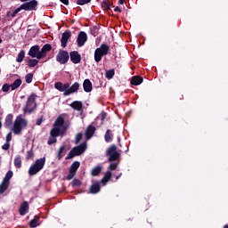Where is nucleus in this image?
<instances>
[{"label":"nucleus","instance_id":"obj_1","mask_svg":"<svg viewBox=\"0 0 228 228\" xmlns=\"http://www.w3.org/2000/svg\"><path fill=\"white\" fill-rule=\"evenodd\" d=\"M79 82H75L72 86L69 83H61V82H56L54 84V88L58 90L59 92H63L64 97H67L69 95H72V94H77L79 90Z\"/></svg>","mask_w":228,"mask_h":228},{"label":"nucleus","instance_id":"obj_2","mask_svg":"<svg viewBox=\"0 0 228 228\" xmlns=\"http://www.w3.org/2000/svg\"><path fill=\"white\" fill-rule=\"evenodd\" d=\"M26 127H28V119L22 118V115H19L14 120L12 131L15 134H20L22 129H26Z\"/></svg>","mask_w":228,"mask_h":228},{"label":"nucleus","instance_id":"obj_3","mask_svg":"<svg viewBox=\"0 0 228 228\" xmlns=\"http://www.w3.org/2000/svg\"><path fill=\"white\" fill-rule=\"evenodd\" d=\"M45 166V157L37 159L35 163L29 167L28 175H37V174H38V172H40V170H42Z\"/></svg>","mask_w":228,"mask_h":228},{"label":"nucleus","instance_id":"obj_4","mask_svg":"<svg viewBox=\"0 0 228 228\" xmlns=\"http://www.w3.org/2000/svg\"><path fill=\"white\" fill-rule=\"evenodd\" d=\"M110 53V46L106 44H102L99 48L94 51V61L99 63L102 60V56L108 55Z\"/></svg>","mask_w":228,"mask_h":228},{"label":"nucleus","instance_id":"obj_5","mask_svg":"<svg viewBox=\"0 0 228 228\" xmlns=\"http://www.w3.org/2000/svg\"><path fill=\"white\" fill-rule=\"evenodd\" d=\"M37 94H31L26 102V106L24 107L25 113H33L37 110Z\"/></svg>","mask_w":228,"mask_h":228},{"label":"nucleus","instance_id":"obj_6","mask_svg":"<svg viewBox=\"0 0 228 228\" xmlns=\"http://www.w3.org/2000/svg\"><path fill=\"white\" fill-rule=\"evenodd\" d=\"M86 151V142H83L80 145L75 146L68 153L66 159H72L75 156H81Z\"/></svg>","mask_w":228,"mask_h":228},{"label":"nucleus","instance_id":"obj_7","mask_svg":"<svg viewBox=\"0 0 228 228\" xmlns=\"http://www.w3.org/2000/svg\"><path fill=\"white\" fill-rule=\"evenodd\" d=\"M106 156H108V161H117L120 158V153L117 151V146L115 144L110 145L106 151Z\"/></svg>","mask_w":228,"mask_h":228},{"label":"nucleus","instance_id":"obj_8","mask_svg":"<svg viewBox=\"0 0 228 228\" xmlns=\"http://www.w3.org/2000/svg\"><path fill=\"white\" fill-rule=\"evenodd\" d=\"M70 56L69 55V52L65 50H60L58 54L56 55V61L61 63V65H65L69 60Z\"/></svg>","mask_w":228,"mask_h":228},{"label":"nucleus","instance_id":"obj_9","mask_svg":"<svg viewBox=\"0 0 228 228\" xmlns=\"http://www.w3.org/2000/svg\"><path fill=\"white\" fill-rule=\"evenodd\" d=\"M37 6H38V1L37 0H30L20 5L21 10H25V12H34L37 10Z\"/></svg>","mask_w":228,"mask_h":228},{"label":"nucleus","instance_id":"obj_10","mask_svg":"<svg viewBox=\"0 0 228 228\" xmlns=\"http://www.w3.org/2000/svg\"><path fill=\"white\" fill-rule=\"evenodd\" d=\"M80 166H81V164L79 163V161H75L71 164V166L69 167V172L68 175L66 176L67 181H70V180L74 179V176L76 175L77 169L79 168Z\"/></svg>","mask_w":228,"mask_h":228},{"label":"nucleus","instance_id":"obj_11","mask_svg":"<svg viewBox=\"0 0 228 228\" xmlns=\"http://www.w3.org/2000/svg\"><path fill=\"white\" fill-rule=\"evenodd\" d=\"M28 54L31 58H37V60H42L41 57H38L40 56V46L38 45H36L30 47Z\"/></svg>","mask_w":228,"mask_h":228},{"label":"nucleus","instance_id":"obj_12","mask_svg":"<svg viewBox=\"0 0 228 228\" xmlns=\"http://www.w3.org/2000/svg\"><path fill=\"white\" fill-rule=\"evenodd\" d=\"M86 40H88V36L86 35V33L85 31H80L77 39V46L83 47L86 43Z\"/></svg>","mask_w":228,"mask_h":228},{"label":"nucleus","instance_id":"obj_13","mask_svg":"<svg viewBox=\"0 0 228 228\" xmlns=\"http://www.w3.org/2000/svg\"><path fill=\"white\" fill-rule=\"evenodd\" d=\"M69 58L70 61L74 63L75 65H77V63H81V54L77 51H73L69 53Z\"/></svg>","mask_w":228,"mask_h":228},{"label":"nucleus","instance_id":"obj_14","mask_svg":"<svg viewBox=\"0 0 228 228\" xmlns=\"http://www.w3.org/2000/svg\"><path fill=\"white\" fill-rule=\"evenodd\" d=\"M53 49V46L50 44H45L40 51L38 58H41V60H44L45 56H47V53H49Z\"/></svg>","mask_w":228,"mask_h":228},{"label":"nucleus","instance_id":"obj_15","mask_svg":"<svg viewBox=\"0 0 228 228\" xmlns=\"http://www.w3.org/2000/svg\"><path fill=\"white\" fill-rule=\"evenodd\" d=\"M71 37H72V34L69 30H66L64 33H62L61 39V47L63 48L67 47L69 38H70Z\"/></svg>","mask_w":228,"mask_h":228},{"label":"nucleus","instance_id":"obj_16","mask_svg":"<svg viewBox=\"0 0 228 228\" xmlns=\"http://www.w3.org/2000/svg\"><path fill=\"white\" fill-rule=\"evenodd\" d=\"M95 126H94L93 125H89L85 132L86 140H90V138H92V136H94V134H95Z\"/></svg>","mask_w":228,"mask_h":228},{"label":"nucleus","instance_id":"obj_17","mask_svg":"<svg viewBox=\"0 0 228 228\" xmlns=\"http://www.w3.org/2000/svg\"><path fill=\"white\" fill-rule=\"evenodd\" d=\"M29 210V204H28V201H24L20 207V215L21 216H24V215H26V213H28V211Z\"/></svg>","mask_w":228,"mask_h":228},{"label":"nucleus","instance_id":"obj_18","mask_svg":"<svg viewBox=\"0 0 228 228\" xmlns=\"http://www.w3.org/2000/svg\"><path fill=\"white\" fill-rule=\"evenodd\" d=\"M83 88H84V91L86 92L87 94H90V92H92L93 86H92V82L90 81V79L84 80Z\"/></svg>","mask_w":228,"mask_h":228},{"label":"nucleus","instance_id":"obj_19","mask_svg":"<svg viewBox=\"0 0 228 228\" xmlns=\"http://www.w3.org/2000/svg\"><path fill=\"white\" fill-rule=\"evenodd\" d=\"M70 108L73 110H76L77 111H82L83 110V102L79 101H75L69 104Z\"/></svg>","mask_w":228,"mask_h":228},{"label":"nucleus","instance_id":"obj_20","mask_svg":"<svg viewBox=\"0 0 228 228\" xmlns=\"http://www.w3.org/2000/svg\"><path fill=\"white\" fill-rule=\"evenodd\" d=\"M131 85H134V86H138V85H142L143 83V77L140 76H134L131 78Z\"/></svg>","mask_w":228,"mask_h":228},{"label":"nucleus","instance_id":"obj_21","mask_svg":"<svg viewBox=\"0 0 228 228\" xmlns=\"http://www.w3.org/2000/svg\"><path fill=\"white\" fill-rule=\"evenodd\" d=\"M101 191L100 183H94L90 187V193L95 194Z\"/></svg>","mask_w":228,"mask_h":228},{"label":"nucleus","instance_id":"obj_22","mask_svg":"<svg viewBox=\"0 0 228 228\" xmlns=\"http://www.w3.org/2000/svg\"><path fill=\"white\" fill-rule=\"evenodd\" d=\"M63 124H65V118L61 116L58 117L54 122V127L60 129V127H63Z\"/></svg>","mask_w":228,"mask_h":228},{"label":"nucleus","instance_id":"obj_23","mask_svg":"<svg viewBox=\"0 0 228 228\" xmlns=\"http://www.w3.org/2000/svg\"><path fill=\"white\" fill-rule=\"evenodd\" d=\"M13 124V115L8 114L5 118L4 126L5 127H12V125Z\"/></svg>","mask_w":228,"mask_h":228},{"label":"nucleus","instance_id":"obj_24","mask_svg":"<svg viewBox=\"0 0 228 228\" xmlns=\"http://www.w3.org/2000/svg\"><path fill=\"white\" fill-rule=\"evenodd\" d=\"M38 225H40V217L36 216L32 220H30L29 227L35 228L38 227Z\"/></svg>","mask_w":228,"mask_h":228},{"label":"nucleus","instance_id":"obj_25","mask_svg":"<svg viewBox=\"0 0 228 228\" xmlns=\"http://www.w3.org/2000/svg\"><path fill=\"white\" fill-rule=\"evenodd\" d=\"M8 188H10V183L8 182L2 181L0 183V195H3Z\"/></svg>","mask_w":228,"mask_h":228},{"label":"nucleus","instance_id":"obj_26","mask_svg":"<svg viewBox=\"0 0 228 228\" xmlns=\"http://www.w3.org/2000/svg\"><path fill=\"white\" fill-rule=\"evenodd\" d=\"M111 179V171H107L103 176V179L101 180L102 184L106 186V183Z\"/></svg>","mask_w":228,"mask_h":228},{"label":"nucleus","instance_id":"obj_27","mask_svg":"<svg viewBox=\"0 0 228 228\" xmlns=\"http://www.w3.org/2000/svg\"><path fill=\"white\" fill-rule=\"evenodd\" d=\"M104 138L107 143H110V142H113V134L111 133V130L108 129L106 131Z\"/></svg>","mask_w":228,"mask_h":228},{"label":"nucleus","instance_id":"obj_28","mask_svg":"<svg viewBox=\"0 0 228 228\" xmlns=\"http://www.w3.org/2000/svg\"><path fill=\"white\" fill-rule=\"evenodd\" d=\"M26 56V52L24 50H21L19 53L18 56L16 58V61L17 63H22V61H24V58Z\"/></svg>","mask_w":228,"mask_h":228},{"label":"nucleus","instance_id":"obj_29","mask_svg":"<svg viewBox=\"0 0 228 228\" xmlns=\"http://www.w3.org/2000/svg\"><path fill=\"white\" fill-rule=\"evenodd\" d=\"M14 167L16 168H21L22 167V159L20 158V155H18L14 159Z\"/></svg>","mask_w":228,"mask_h":228},{"label":"nucleus","instance_id":"obj_30","mask_svg":"<svg viewBox=\"0 0 228 228\" xmlns=\"http://www.w3.org/2000/svg\"><path fill=\"white\" fill-rule=\"evenodd\" d=\"M22 85V80L20 78L16 79L12 85H11V90H17L19 86Z\"/></svg>","mask_w":228,"mask_h":228},{"label":"nucleus","instance_id":"obj_31","mask_svg":"<svg viewBox=\"0 0 228 228\" xmlns=\"http://www.w3.org/2000/svg\"><path fill=\"white\" fill-rule=\"evenodd\" d=\"M102 172V167L101 166H96L94 167L91 171V175L95 177V175H99Z\"/></svg>","mask_w":228,"mask_h":228},{"label":"nucleus","instance_id":"obj_32","mask_svg":"<svg viewBox=\"0 0 228 228\" xmlns=\"http://www.w3.org/2000/svg\"><path fill=\"white\" fill-rule=\"evenodd\" d=\"M12 177H13V171L9 170V171L6 173L5 176L4 177L3 181H4V183H10V179H12Z\"/></svg>","mask_w":228,"mask_h":228},{"label":"nucleus","instance_id":"obj_33","mask_svg":"<svg viewBox=\"0 0 228 228\" xmlns=\"http://www.w3.org/2000/svg\"><path fill=\"white\" fill-rule=\"evenodd\" d=\"M60 134V128L54 126L51 131H50V136H53L55 138H58V135Z\"/></svg>","mask_w":228,"mask_h":228},{"label":"nucleus","instance_id":"obj_34","mask_svg":"<svg viewBox=\"0 0 228 228\" xmlns=\"http://www.w3.org/2000/svg\"><path fill=\"white\" fill-rule=\"evenodd\" d=\"M113 76H115V69H109L105 72V77L107 79H113Z\"/></svg>","mask_w":228,"mask_h":228},{"label":"nucleus","instance_id":"obj_35","mask_svg":"<svg viewBox=\"0 0 228 228\" xmlns=\"http://www.w3.org/2000/svg\"><path fill=\"white\" fill-rule=\"evenodd\" d=\"M28 67H37L38 65V60L37 59H29L28 61Z\"/></svg>","mask_w":228,"mask_h":228},{"label":"nucleus","instance_id":"obj_36","mask_svg":"<svg viewBox=\"0 0 228 228\" xmlns=\"http://www.w3.org/2000/svg\"><path fill=\"white\" fill-rule=\"evenodd\" d=\"M65 151V145L61 146L59 151H58V154H57L58 159H61V158H63V156H64L63 151Z\"/></svg>","mask_w":228,"mask_h":228},{"label":"nucleus","instance_id":"obj_37","mask_svg":"<svg viewBox=\"0 0 228 228\" xmlns=\"http://www.w3.org/2000/svg\"><path fill=\"white\" fill-rule=\"evenodd\" d=\"M71 185L73 188L78 187L81 185V181L77 178L73 179Z\"/></svg>","mask_w":228,"mask_h":228},{"label":"nucleus","instance_id":"obj_38","mask_svg":"<svg viewBox=\"0 0 228 228\" xmlns=\"http://www.w3.org/2000/svg\"><path fill=\"white\" fill-rule=\"evenodd\" d=\"M26 83L29 84L33 82V73H28L25 77Z\"/></svg>","mask_w":228,"mask_h":228},{"label":"nucleus","instance_id":"obj_39","mask_svg":"<svg viewBox=\"0 0 228 228\" xmlns=\"http://www.w3.org/2000/svg\"><path fill=\"white\" fill-rule=\"evenodd\" d=\"M92 0H77V4L79 6H85V4H88V3H91Z\"/></svg>","mask_w":228,"mask_h":228},{"label":"nucleus","instance_id":"obj_40","mask_svg":"<svg viewBox=\"0 0 228 228\" xmlns=\"http://www.w3.org/2000/svg\"><path fill=\"white\" fill-rule=\"evenodd\" d=\"M56 142H58V139H56V137L50 135V137L48 138V145H53V143H56Z\"/></svg>","mask_w":228,"mask_h":228},{"label":"nucleus","instance_id":"obj_41","mask_svg":"<svg viewBox=\"0 0 228 228\" xmlns=\"http://www.w3.org/2000/svg\"><path fill=\"white\" fill-rule=\"evenodd\" d=\"M19 12H22L21 7H18L17 9H15L12 13H11V17L13 19L15 17H17V13H19Z\"/></svg>","mask_w":228,"mask_h":228},{"label":"nucleus","instance_id":"obj_42","mask_svg":"<svg viewBox=\"0 0 228 228\" xmlns=\"http://www.w3.org/2000/svg\"><path fill=\"white\" fill-rule=\"evenodd\" d=\"M117 167H118V163L117 162H112L110 163V167H109V171H113L117 169Z\"/></svg>","mask_w":228,"mask_h":228},{"label":"nucleus","instance_id":"obj_43","mask_svg":"<svg viewBox=\"0 0 228 228\" xmlns=\"http://www.w3.org/2000/svg\"><path fill=\"white\" fill-rule=\"evenodd\" d=\"M90 33H91V35H93V37H97V35H99V32L97 31L96 27L91 28Z\"/></svg>","mask_w":228,"mask_h":228},{"label":"nucleus","instance_id":"obj_44","mask_svg":"<svg viewBox=\"0 0 228 228\" xmlns=\"http://www.w3.org/2000/svg\"><path fill=\"white\" fill-rule=\"evenodd\" d=\"M83 138V134L78 133L76 135V140H75V143H79V142H81V139Z\"/></svg>","mask_w":228,"mask_h":228},{"label":"nucleus","instance_id":"obj_45","mask_svg":"<svg viewBox=\"0 0 228 228\" xmlns=\"http://www.w3.org/2000/svg\"><path fill=\"white\" fill-rule=\"evenodd\" d=\"M10 88H12V86L8 85V84H4L2 87V90L4 92H8V90H10Z\"/></svg>","mask_w":228,"mask_h":228},{"label":"nucleus","instance_id":"obj_46","mask_svg":"<svg viewBox=\"0 0 228 228\" xmlns=\"http://www.w3.org/2000/svg\"><path fill=\"white\" fill-rule=\"evenodd\" d=\"M33 156H34L33 151H28L27 152V158H26V159H32Z\"/></svg>","mask_w":228,"mask_h":228},{"label":"nucleus","instance_id":"obj_47","mask_svg":"<svg viewBox=\"0 0 228 228\" xmlns=\"http://www.w3.org/2000/svg\"><path fill=\"white\" fill-rule=\"evenodd\" d=\"M3 151H8V149H10V142H6V143H4L2 146Z\"/></svg>","mask_w":228,"mask_h":228},{"label":"nucleus","instance_id":"obj_48","mask_svg":"<svg viewBox=\"0 0 228 228\" xmlns=\"http://www.w3.org/2000/svg\"><path fill=\"white\" fill-rule=\"evenodd\" d=\"M102 6H103V8H105V10H110V3L103 2Z\"/></svg>","mask_w":228,"mask_h":228},{"label":"nucleus","instance_id":"obj_49","mask_svg":"<svg viewBox=\"0 0 228 228\" xmlns=\"http://www.w3.org/2000/svg\"><path fill=\"white\" fill-rule=\"evenodd\" d=\"M6 142H12V132L7 134V135H6Z\"/></svg>","mask_w":228,"mask_h":228},{"label":"nucleus","instance_id":"obj_50","mask_svg":"<svg viewBox=\"0 0 228 228\" xmlns=\"http://www.w3.org/2000/svg\"><path fill=\"white\" fill-rule=\"evenodd\" d=\"M62 4H65L66 6H69V0H60Z\"/></svg>","mask_w":228,"mask_h":228},{"label":"nucleus","instance_id":"obj_51","mask_svg":"<svg viewBox=\"0 0 228 228\" xmlns=\"http://www.w3.org/2000/svg\"><path fill=\"white\" fill-rule=\"evenodd\" d=\"M114 12H118L119 13H122V9H120V7L117 6L114 8Z\"/></svg>","mask_w":228,"mask_h":228},{"label":"nucleus","instance_id":"obj_52","mask_svg":"<svg viewBox=\"0 0 228 228\" xmlns=\"http://www.w3.org/2000/svg\"><path fill=\"white\" fill-rule=\"evenodd\" d=\"M37 126H42V118H38L36 122Z\"/></svg>","mask_w":228,"mask_h":228},{"label":"nucleus","instance_id":"obj_53","mask_svg":"<svg viewBox=\"0 0 228 228\" xmlns=\"http://www.w3.org/2000/svg\"><path fill=\"white\" fill-rule=\"evenodd\" d=\"M104 118H106V113L102 112V120H104Z\"/></svg>","mask_w":228,"mask_h":228},{"label":"nucleus","instance_id":"obj_54","mask_svg":"<svg viewBox=\"0 0 228 228\" xmlns=\"http://www.w3.org/2000/svg\"><path fill=\"white\" fill-rule=\"evenodd\" d=\"M122 177V173H120L118 175L116 176V181H118Z\"/></svg>","mask_w":228,"mask_h":228},{"label":"nucleus","instance_id":"obj_55","mask_svg":"<svg viewBox=\"0 0 228 228\" xmlns=\"http://www.w3.org/2000/svg\"><path fill=\"white\" fill-rule=\"evenodd\" d=\"M125 1H126V0H118V4H124Z\"/></svg>","mask_w":228,"mask_h":228},{"label":"nucleus","instance_id":"obj_56","mask_svg":"<svg viewBox=\"0 0 228 228\" xmlns=\"http://www.w3.org/2000/svg\"><path fill=\"white\" fill-rule=\"evenodd\" d=\"M10 15L12 16V12H7V13H6V17H10Z\"/></svg>","mask_w":228,"mask_h":228},{"label":"nucleus","instance_id":"obj_57","mask_svg":"<svg viewBox=\"0 0 228 228\" xmlns=\"http://www.w3.org/2000/svg\"><path fill=\"white\" fill-rule=\"evenodd\" d=\"M21 3H26L27 1H29V0H20Z\"/></svg>","mask_w":228,"mask_h":228},{"label":"nucleus","instance_id":"obj_58","mask_svg":"<svg viewBox=\"0 0 228 228\" xmlns=\"http://www.w3.org/2000/svg\"><path fill=\"white\" fill-rule=\"evenodd\" d=\"M223 228H228V224L224 225Z\"/></svg>","mask_w":228,"mask_h":228},{"label":"nucleus","instance_id":"obj_59","mask_svg":"<svg viewBox=\"0 0 228 228\" xmlns=\"http://www.w3.org/2000/svg\"><path fill=\"white\" fill-rule=\"evenodd\" d=\"M0 44H3V39H1V37H0Z\"/></svg>","mask_w":228,"mask_h":228}]
</instances>
